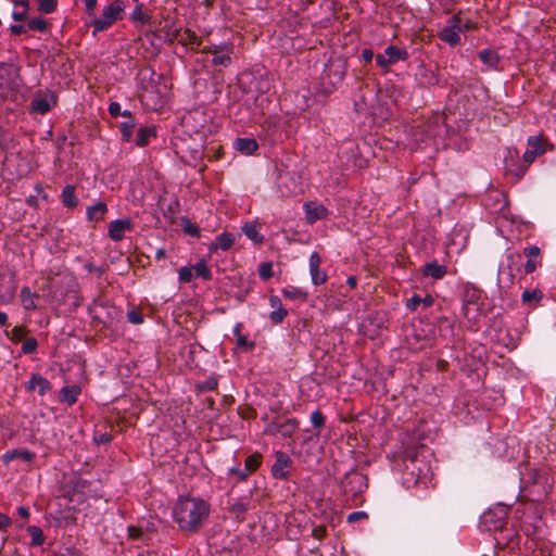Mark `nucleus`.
<instances>
[{
    "instance_id": "6ab92c4d",
    "label": "nucleus",
    "mask_w": 556,
    "mask_h": 556,
    "mask_svg": "<svg viewBox=\"0 0 556 556\" xmlns=\"http://www.w3.org/2000/svg\"><path fill=\"white\" fill-rule=\"evenodd\" d=\"M421 274L425 277H431L434 280H440L447 274V268L433 260L421 267Z\"/></svg>"
},
{
    "instance_id": "7c9ffc66",
    "label": "nucleus",
    "mask_w": 556,
    "mask_h": 556,
    "mask_svg": "<svg viewBox=\"0 0 556 556\" xmlns=\"http://www.w3.org/2000/svg\"><path fill=\"white\" fill-rule=\"evenodd\" d=\"M62 204L67 208H74L78 204L76 188L73 185H66L61 193Z\"/></svg>"
},
{
    "instance_id": "e433bc0d",
    "label": "nucleus",
    "mask_w": 556,
    "mask_h": 556,
    "mask_svg": "<svg viewBox=\"0 0 556 556\" xmlns=\"http://www.w3.org/2000/svg\"><path fill=\"white\" fill-rule=\"evenodd\" d=\"M164 35H160L165 41H174L178 38L180 29L175 27L174 23L169 20L165 21V25L160 29Z\"/></svg>"
},
{
    "instance_id": "58836bf2",
    "label": "nucleus",
    "mask_w": 556,
    "mask_h": 556,
    "mask_svg": "<svg viewBox=\"0 0 556 556\" xmlns=\"http://www.w3.org/2000/svg\"><path fill=\"white\" fill-rule=\"evenodd\" d=\"M262 459L263 456L258 452H255L245 458L244 469L247 470L249 476L260 468V466L262 465Z\"/></svg>"
},
{
    "instance_id": "c756f323",
    "label": "nucleus",
    "mask_w": 556,
    "mask_h": 556,
    "mask_svg": "<svg viewBox=\"0 0 556 556\" xmlns=\"http://www.w3.org/2000/svg\"><path fill=\"white\" fill-rule=\"evenodd\" d=\"M281 293L285 299L288 300H299L301 302H307L308 292L302 288L294 286H287L281 290Z\"/></svg>"
},
{
    "instance_id": "5fc2aeb1",
    "label": "nucleus",
    "mask_w": 556,
    "mask_h": 556,
    "mask_svg": "<svg viewBox=\"0 0 556 556\" xmlns=\"http://www.w3.org/2000/svg\"><path fill=\"white\" fill-rule=\"evenodd\" d=\"M311 422L316 429H321L325 426L326 418L321 410L316 409L311 415Z\"/></svg>"
},
{
    "instance_id": "13d9d810",
    "label": "nucleus",
    "mask_w": 556,
    "mask_h": 556,
    "mask_svg": "<svg viewBox=\"0 0 556 556\" xmlns=\"http://www.w3.org/2000/svg\"><path fill=\"white\" fill-rule=\"evenodd\" d=\"M184 223V231L192 237H200V228L192 224L189 219H182Z\"/></svg>"
},
{
    "instance_id": "c9c22d12",
    "label": "nucleus",
    "mask_w": 556,
    "mask_h": 556,
    "mask_svg": "<svg viewBox=\"0 0 556 556\" xmlns=\"http://www.w3.org/2000/svg\"><path fill=\"white\" fill-rule=\"evenodd\" d=\"M137 126L135 118L126 119L119 124L121 137L124 142H130L132 140L134 128Z\"/></svg>"
},
{
    "instance_id": "de8ad7c7",
    "label": "nucleus",
    "mask_w": 556,
    "mask_h": 556,
    "mask_svg": "<svg viewBox=\"0 0 556 556\" xmlns=\"http://www.w3.org/2000/svg\"><path fill=\"white\" fill-rule=\"evenodd\" d=\"M38 3V11L45 14H50L56 10V0H36Z\"/></svg>"
},
{
    "instance_id": "c03bdc74",
    "label": "nucleus",
    "mask_w": 556,
    "mask_h": 556,
    "mask_svg": "<svg viewBox=\"0 0 556 556\" xmlns=\"http://www.w3.org/2000/svg\"><path fill=\"white\" fill-rule=\"evenodd\" d=\"M29 330L25 326H15L10 332L5 331L7 337L14 343L20 342L27 336Z\"/></svg>"
},
{
    "instance_id": "69168bd1",
    "label": "nucleus",
    "mask_w": 556,
    "mask_h": 556,
    "mask_svg": "<svg viewBox=\"0 0 556 556\" xmlns=\"http://www.w3.org/2000/svg\"><path fill=\"white\" fill-rule=\"evenodd\" d=\"M85 269L89 273V274H96L97 277H101L103 274H104V268L101 267V266H96L93 265L92 263H86L84 265Z\"/></svg>"
},
{
    "instance_id": "412c9836",
    "label": "nucleus",
    "mask_w": 556,
    "mask_h": 556,
    "mask_svg": "<svg viewBox=\"0 0 556 556\" xmlns=\"http://www.w3.org/2000/svg\"><path fill=\"white\" fill-rule=\"evenodd\" d=\"M235 242V237L230 232H223L218 235L214 241H212L208 245V251L211 253L217 252V250L228 251Z\"/></svg>"
},
{
    "instance_id": "f257e3e1",
    "label": "nucleus",
    "mask_w": 556,
    "mask_h": 556,
    "mask_svg": "<svg viewBox=\"0 0 556 556\" xmlns=\"http://www.w3.org/2000/svg\"><path fill=\"white\" fill-rule=\"evenodd\" d=\"M211 505L207 501L194 496H179L173 507L172 517L178 530L185 534L201 531L210 518Z\"/></svg>"
},
{
    "instance_id": "cd10ccee",
    "label": "nucleus",
    "mask_w": 556,
    "mask_h": 556,
    "mask_svg": "<svg viewBox=\"0 0 556 556\" xmlns=\"http://www.w3.org/2000/svg\"><path fill=\"white\" fill-rule=\"evenodd\" d=\"M39 294L31 292L28 287H23L21 290V302L26 311H35L37 308V300Z\"/></svg>"
},
{
    "instance_id": "a878e982",
    "label": "nucleus",
    "mask_w": 556,
    "mask_h": 556,
    "mask_svg": "<svg viewBox=\"0 0 556 556\" xmlns=\"http://www.w3.org/2000/svg\"><path fill=\"white\" fill-rule=\"evenodd\" d=\"M182 46H190L191 50H195L201 45V39L197 36V34L187 28L184 31H179V36L176 39Z\"/></svg>"
},
{
    "instance_id": "680f3d73",
    "label": "nucleus",
    "mask_w": 556,
    "mask_h": 556,
    "mask_svg": "<svg viewBox=\"0 0 556 556\" xmlns=\"http://www.w3.org/2000/svg\"><path fill=\"white\" fill-rule=\"evenodd\" d=\"M367 518L368 514L366 511H353L348 516L346 521L352 523Z\"/></svg>"
},
{
    "instance_id": "f3484780",
    "label": "nucleus",
    "mask_w": 556,
    "mask_h": 556,
    "mask_svg": "<svg viewBox=\"0 0 556 556\" xmlns=\"http://www.w3.org/2000/svg\"><path fill=\"white\" fill-rule=\"evenodd\" d=\"M305 210V219L307 224L313 225L318 219L326 218L328 214V210L321 205L316 204L315 202H307L304 204Z\"/></svg>"
},
{
    "instance_id": "dca6fc26",
    "label": "nucleus",
    "mask_w": 556,
    "mask_h": 556,
    "mask_svg": "<svg viewBox=\"0 0 556 556\" xmlns=\"http://www.w3.org/2000/svg\"><path fill=\"white\" fill-rule=\"evenodd\" d=\"M416 79L422 87H432L439 83V75L437 72L424 64L419 65L416 72Z\"/></svg>"
},
{
    "instance_id": "8fccbe9b",
    "label": "nucleus",
    "mask_w": 556,
    "mask_h": 556,
    "mask_svg": "<svg viewBox=\"0 0 556 556\" xmlns=\"http://www.w3.org/2000/svg\"><path fill=\"white\" fill-rule=\"evenodd\" d=\"M37 349H38V341L34 337L27 338L23 342L22 348H21L22 353L26 354V355L35 353L37 351Z\"/></svg>"
},
{
    "instance_id": "4be33fe9",
    "label": "nucleus",
    "mask_w": 556,
    "mask_h": 556,
    "mask_svg": "<svg viewBox=\"0 0 556 556\" xmlns=\"http://www.w3.org/2000/svg\"><path fill=\"white\" fill-rule=\"evenodd\" d=\"M157 130L155 126H144L140 127L137 130V135L135 137V144L137 147L143 148L150 143L152 138H156Z\"/></svg>"
},
{
    "instance_id": "4468645a",
    "label": "nucleus",
    "mask_w": 556,
    "mask_h": 556,
    "mask_svg": "<svg viewBox=\"0 0 556 556\" xmlns=\"http://www.w3.org/2000/svg\"><path fill=\"white\" fill-rule=\"evenodd\" d=\"M132 229L130 219H115L109 224L108 235L115 241H122L125 237V231Z\"/></svg>"
},
{
    "instance_id": "4d7b16f0",
    "label": "nucleus",
    "mask_w": 556,
    "mask_h": 556,
    "mask_svg": "<svg viewBox=\"0 0 556 556\" xmlns=\"http://www.w3.org/2000/svg\"><path fill=\"white\" fill-rule=\"evenodd\" d=\"M178 278L180 282H190L193 278L192 268L188 266L180 267L178 270Z\"/></svg>"
},
{
    "instance_id": "2f4dec72",
    "label": "nucleus",
    "mask_w": 556,
    "mask_h": 556,
    "mask_svg": "<svg viewBox=\"0 0 556 556\" xmlns=\"http://www.w3.org/2000/svg\"><path fill=\"white\" fill-rule=\"evenodd\" d=\"M249 508H250L249 498L242 497V498L237 500L235 503L230 504L228 510L230 514L235 515L237 519L243 520L244 519L243 516L249 510Z\"/></svg>"
},
{
    "instance_id": "2eb2a0df",
    "label": "nucleus",
    "mask_w": 556,
    "mask_h": 556,
    "mask_svg": "<svg viewBox=\"0 0 556 556\" xmlns=\"http://www.w3.org/2000/svg\"><path fill=\"white\" fill-rule=\"evenodd\" d=\"M56 105V99L54 94L38 96L35 97L30 102V112L37 114H47L53 106Z\"/></svg>"
},
{
    "instance_id": "473e14b6",
    "label": "nucleus",
    "mask_w": 556,
    "mask_h": 556,
    "mask_svg": "<svg viewBox=\"0 0 556 556\" xmlns=\"http://www.w3.org/2000/svg\"><path fill=\"white\" fill-rule=\"evenodd\" d=\"M130 20L131 22L140 25H152V16L148 12L143 11V5L141 3H137L130 14Z\"/></svg>"
},
{
    "instance_id": "338daca9",
    "label": "nucleus",
    "mask_w": 556,
    "mask_h": 556,
    "mask_svg": "<svg viewBox=\"0 0 556 556\" xmlns=\"http://www.w3.org/2000/svg\"><path fill=\"white\" fill-rule=\"evenodd\" d=\"M280 424L281 422H277V421H271V422L267 424V426L265 428V433L269 434V435L280 434Z\"/></svg>"
},
{
    "instance_id": "1a4fd4ad",
    "label": "nucleus",
    "mask_w": 556,
    "mask_h": 556,
    "mask_svg": "<svg viewBox=\"0 0 556 556\" xmlns=\"http://www.w3.org/2000/svg\"><path fill=\"white\" fill-rule=\"evenodd\" d=\"M90 311H93L96 313V317L101 319L103 324L113 323L122 315V311L118 307L109 301L100 299H96L92 302Z\"/></svg>"
},
{
    "instance_id": "49530a36",
    "label": "nucleus",
    "mask_w": 556,
    "mask_h": 556,
    "mask_svg": "<svg viewBox=\"0 0 556 556\" xmlns=\"http://www.w3.org/2000/svg\"><path fill=\"white\" fill-rule=\"evenodd\" d=\"M34 381H36L38 392L41 396L52 388L50 381L40 375L34 374Z\"/></svg>"
},
{
    "instance_id": "a211bd4d",
    "label": "nucleus",
    "mask_w": 556,
    "mask_h": 556,
    "mask_svg": "<svg viewBox=\"0 0 556 556\" xmlns=\"http://www.w3.org/2000/svg\"><path fill=\"white\" fill-rule=\"evenodd\" d=\"M36 458V454L27 448H13L7 451L2 455V460L4 464H10L14 459H22L25 463H31Z\"/></svg>"
},
{
    "instance_id": "603ef678",
    "label": "nucleus",
    "mask_w": 556,
    "mask_h": 556,
    "mask_svg": "<svg viewBox=\"0 0 556 556\" xmlns=\"http://www.w3.org/2000/svg\"><path fill=\"white\" fill-rule=\"evenodd\" d=\"M258 275L263 280L270 279L274 276L273 264L270 262L261 263L258 266Z\"/></svg>"
},
{
    "instance_id": "b1692460",
    "label": "nucleus",
    "mask_w": 556,
    "mask_h": 556,
    "mask_svg": "<svg viewBox=\"0 0 556 556\" xmlns=\"http://www.w3.org/2000/svg\"><path fill=\"white\" fill-rule=\"evenodd\" d=\"M386 55L388 56V61L391 65L400 62L407 61L409 58V53L405 48H399L396 46H388L386 49Z\"/></svg>"
},
{
    "instance_id": "f8f14e48",
    "label": "nucleus",
    "mask_w": 556,
    "mask_h": 556,
    "mask_svg": "<svg viewBox=\"0 0 556 556\" xmlns=\"http://www.w3.org/2000/svg\"><path fill=\"white\" fill-rule=\"evenodd\" d=\"M321 257L318 252H313L309 256V275L315 286L323 285L327 281L326 271L320 269Z\"/></svg>"
},
{
    "instance_id": "5701e85b",
    "label": "nucleus",
    "mask_w": 556,
    "mask_h": 556,
    "mask_svg": "<svg viewBox=\"0 0 556 556\" xmlns=\"http://www.w3.org/2000/svg\"><path fill=\"white\" fill-rule=\"evenodd\" d=\"M106 213L108 205L104 202L99 201L94 205L87 207L86 215L89 222L99 223L104 220Z\"/></svg>"
},
{
    "instance_id": "37998d69",
    "label": "nucleus",
    "mask_w": 556,
    "mask_h": 556,
    "mask_svg": "<svg viewBox=\"0 0 556 556\" xmlns=\"http://www.w3.org/2000/svg\"><path fill=\"white\" fill-rule=\"evenodd\" d=\"M127 536L129 540H140L142 542H146L150 540L143 532L140 525H130L127 527Z\"/></svg>"
},
{
    "instance_id": "3c124183",
    "label": "nucleus",
    "mask_w": 556,
    "mask_h": 556,
    "mask_svg": "<svg viewBox=\"0 0 556 556\" xmlns=\"http://www.w3.org/2000/svg\"><path fill=\"white\" fill-rule=\"evenodd\" d=\"M229 477L236 476L237 482H244L249 478V473L245 469H241L240 466H233L227 470Z\"/></svg>"
},
{
    "instance_id": "79ce46f5",
    "label": "nucleus",
    "mask_w": 556,
    "mask_h": 556,
    "mask_svg": "<svg viewBox=\"0 0 556 556\" xmlns=\"http://www.w3.org/2000/svg\"><path fill=\"white\" fill-rule=\"evenodd\" d=\"M192 268L194 269L197 277H200L205 281H210L212 279V271L203 258L197 262Z\"/></svg>"
},
{
    "instance_id": "6e6d98bb",
    "label": "nucleus",
    "mask_w": 556,
    "mask_h": 556,
    "mask_svg": "<svg viewBox=\"0 0 556 556\" xmlns=\"http://www.w3.org/2000/svg\"><path fill=\"white\" fill-rule=\"evenodd\" d=\"M127 319L134 325H140L143 323V315L139 309L132 308L127 312Z\"/></svg>"
},
{
    "instance_id": "393cba45",
    "label": "nucleus",
    "mask_w": 556,
    "mask_h": 556,
    "mask_svg": "<svg viewBox=\"0 0 556 556\" xmlns=\"http://www.w3.org/2000/svg\"><path fill=\"white\" fill-rule=\"evenodd\" d=\"M233 52V46L231 43H225V49L220 53H215L212 58V64L214 66L227 67L231 64V54Z\"/></svg>"
},
{
    "instance_id": "c85d7f7f",
    "label": "nucleus",
    "mask_w": 556,
    "mask_h": 556,
    "mask_svg": "<svg viewBox=\"0 0 556 556\" xmlns=\"http://www.w3.org/2000/svg\"><path fill=\"white\" fill-rule=\"evenodd\" d=\"M233 147L237 151L249 155L253 154L257 150L258 144L253 138H237Z\"/></svg>"
},
{
    "instance_id": "a19ab883",
    "label": "nucleus",
    "mask_w": 556,
    "mask_h": 556,
    "mask_svg": "<svg viewBox=\"0 0 556 556\" xmlns=\"http://www.w3.org/2000/svg\"><path fill=\"white\" fill-rule=\"evenodd\" d=\"M242 231L254 243H262L264 241V236L260 233L256 225L247 224L242 227Z\"/></svg>"
},
{
    "instance_id": "e2e57ef3",
    "label": "nucleus",
    "mask_w": 556,
    "mask_h": 556,
    "mask_svg": "<svg viewBox=\"0 0 556 556\" xmlns=\"http://www.w3.org/2000/svg\"><path fill=\"white\" fill-rule=\"evenodd\" d=\"M540 248L536 247V245H530V247H526L523 249V254L529 258H533L535 260L536 257L540 256Z\"/></svg>"
},
{
    "instance_id": "7ed1b4c3",
    "label": "nucleus",
    "mask_w": 556,
    "mask_h": 556,
    "mask_svg": "<svg viewBox=\"0 0 556 556\" xmlns=\"http://www.w3.org/2000/svg\"><path fill=\"white\" fill-rule=\"evenodd\" d=\"M348 72V62L340 56L331 58L326 64L320 80L323 92L331 94L343 81Z\"/></svg>"
},
{
    "instance_id": "423d86ee",
    "label": "nucleus",
    "mask_w": 556,
    "mask_h": 556,
    "mask_svg": "<svg viewBox=\"0 0 556 556\" xmlns=\"http://www.w3.org/2000/svg\"><path fill=\"white\" fill-rule=\"evenodd\" d=\"M125 3L122 0H115L106 5L100 17L92 21L93 35L110 28L114 23L123 18Z\"/></svg>"
},
{
    "instance_id": "39448f33",
    "label": "nucleus",
    "mask_w": 556,
    "mask_h": 556,
    "mask_svg": "<svg viewBox=\"0 0 556 556\" xmlns=\"http://www.w3.org/2000/svg\"><path fill=\"white\" fill-rule=\"evenodd\" d=\"M22 83L18 68L11 64H0V98L12 99Z\"/></svg>"
},
{
    "instance_id": "864d4df0",
    "label": "nucleus",
    "mask_w": 556,
    "mask_h": 556,
    "mask_svg": "<svg viewBox=\"0 0 556 556\" xmlns=\"http://www.w3.org/2000/svg\"><path fill=\"white\" fill-rule=\"evenodd\" d=\"M288 316L287 308L274 309L269 314V319L274 325H279L283 321V319Z\"/></svg>"
},
{
    "instance_id": "f704fd0d",
    "label": "nucleus",
    "mask_w": 556,
    "mask_h": 556,
    "mask_svg": "<svg viewBox=\"0 0 556 556\" xmlns=\"http://www.w3.org/2000/svg\"><path fill=\"white\" fill-rule=\"evenodd\" d=\"M544 294L541 290H525L521 294V301L525 304H528L530 307H535V305L543 299Z\"/></svg>"
},
{
    "instance_id": "ea45409f",
    "label": "nucleus",
    "mask_w": 556,
    "mask_h": 556,
    "mask_svg": "<svg viewBox=\"0 0 556 556\" xmlns=\"http://www.w3.org/2000/svg\"><path fill=\"white\" fill-rule=\"evenodd\" d=\"M27 532L31 538L30 545L31 546H40L45 543V534L40 527L38 526H28Z\"/></svg>"
},
{
    "instance_id": "09e8293b",
    "label": "nucleus",
    "mask_w": 556,
    "mask_h": 556,
    "mask_svg": "<svg viewBox=\"0 0 556 556\" xmlns=\"http://www.w3.org/2000/svg\"><path fill=\"white\" fill-rule=\"evenodd\" d=\"M217 386H218L217 379L215 377H208L203 382L197 384V390L199 392L213 391L217 388Z\"/></svg>"
},
{
    "instance_id": "aec40b11",
    "label": "nucleus",
    "mask_w": 556,
    "mask_h": 556,
    "mask_svg": "<svg viewBox=\"0 0 556 556\" xmlns=\"http://www.w3.org/2000/svg\"><path fill=\"white\" fill-rule=\"evenodd\" d=\"M81 388L78 384L64 386L59 392V401L72 406L78 401Z\"/></svg>"
},
{
    "instance_id": "bf43d9fd",
    "label": "nucleus",
    "mask_w": 556,
    "mask_h": 556,
    "mask_svg": "<svg viewBox=\"0 0 556 556\" xmlns=\"http://www.w3.org/2000/svg\"><path fill=\"white\" fill-rule=\"evenodd\" d=\"M376 64L383 70L384 73H388L391 66V63L388 61V56L386 52L383 54L379 53L376 55Z\"/></svg>"
},
{
    "instance_id": "0e129e2a",
    "label": "nucleus",
    "mask_w": 556,
    "mask_h": 556,
    "mask_svg": "<svg viewBox=\"0 0 556 556\" xmlns=\"http://www.w3.org/2000/svg\"><path fill=\"white\" fill-rule=\"evenodd\" d=\"M237 344L247 351L252 350L255 346V342L249 341L245 336H239L237 338Z\"/></svg>"
},
{
    "instance_id": "bb28decb",
    "label": "nucleus",
    "mask_w": 556,
    "mask_h": 556,
    "mask_svg": "<svg viewBox=\"0 0 556 556\" xmlns=\"http://www.w3.org/2000/svg\"><path fill=\"white\" fill-rule=\"evenodd\" d=\"M480 61L486 66V70H497L500 55L495 50L483 49L479 52Z\"/></svg>"
},
{
    "instance_id": "0eeeda50",
    "label": "nucleus",
    "mask_w": 556,
    "mask_h": 556,
    "mask_svg": "<svg viewBox=\"0 0 556 556\" xmlns=\"http://www.w3.org/2000/svg\"><path fill=\"white\" fill-rule=\"evenodd\" d=\"M368 486V479L365 475L359 471L351 470L346 472L341 480V491L348 497H356L363 493Z\"/></svg>"
},
{
    "instance_id": "9d476101",
    "label": "nucleus",
    "mask_w": 556,
    "mask_h": 556,
    "mask_svg": "<svg viewBox=\"0 0 556 556\" xmlns=\"http://www.w3.org/2000/svg\"><path fill=\"white\" fill-rule=\"evenodd\" d=\"M459 23L460 18L457 15H453L448 21V25L439 33L438 36L440 40L452 47L458 45L460 41L459 33L462 30Z\"/></svg>"
},
{
    "instance_id": "f03ea898",
    "label": "nucleus",
    "mask_w": 556,
    "mask_h": 556,
    "mask_svg": "<svg viewBox=\"0 0 556 556\" xmlns=\"http://www.w3.org/2000/svg\"><path fill=\"white\" fill-rule=\"evenodd\" d=\"M427 446L420 444L406 447L400 455L402 459V483L406 489L428 482L431 468L427 460Z\"/></svg>"
},
{
    "instance_id": "052dcab7",
    "label": "nucleus",
    "mask_w": 556,
    "mask_h": 556,
    "mask_svg": "<svg viewBox=\"0 0 556 556\" xmlns=\"http://www.w3.org/2000/svg\"><path fill=\"white\" fill-rule=\"evenodd\" d=\"M140 527L142 528L146 535L150 539H151V534L155 533L157 530L155 523L150 520L140 523Z\"/></svg>"
},
{
    "instance_id": "ddd939ff",
    "label": "nucleus",
    "mask_w": 556,
    "mask_h": 556,
    "mask_svg": "<svg viewBox=\"0 0 556 556\" xmlns=\"http://www.w3.org/2000/svg\"><path fill=\"white\" fill-rule=\"evenodd\" d=\"M529 149L523 153V161L527 164H531L534 162L538 155H541L545 152L544 148V139L540 136H532L528 139Z\"/></svg>"
},
{
    "instance_id": "9b49d317",
    "label": "nucleus",
    "mask_w": 556,
    "mask_h": 556,
    "mask_svg": "<svg viewBox=\"0 0 556 556\" xmlns=\"http://www.w3.org/2000/svg\"><path fill=\"white\" fill-rule=\"evenodd\" d=\"M276 460L271 466V475L275 479L288 480L290 472L287 470L292 466V459L282 451L275 453Z\"/></svg>"
},
{
    "instance_id": "4c0bfd02",
    "label": "nucleus",
    "mask_w": 556,
    "mask_h": 556,
    "mask_svg": "<svg viewBox=\"0 0 556 556\" xmlns=\"http://www.w3.org/2000/svg\"><path fill=\"white\" fill-rule=\"evenodd\" d=\"M299 420L295 418H289L280 424V435L283 438H291L299 429Z\"/></svg>"
},
{
    "instance_id": "20e7f679",
    "label": "nucleus",
    "mask_w": 556,
    "mask_h": 556,
    "mask_svg": "<svg viewBox=\"0 0 556 556\" xmlns=\"http://www.w3.org/2000/svg\"><path fill=\"white\" fill-rule=\"evenodd\" d=\"M239 86L243 92L251 96L254 101L270 88L268 78L258 72L243 73L239 78Z\"/></svg>"
},
{
    "instance_id": "774afa93",
    "label": "nucleus",
    "mask_w": 556,
    "mask_h": 556,
    "mask_svg": "<svg viewBox=\"0 0 556 556\" xmlns=\"http://www.w3.org/2000/svg\"><path fill=\"white\" fill-rule=\"evenodd\" d=\"M327 535V528L324 525L315 527L312 531V536L321 541Z\"/></svg>"
},
{
    "instance_id": "6e6552de",
    "label": "nucleus",
    "mask_w": 556,
    "mask_h": 556,
    "mask_svg": "<svg viewBox=\"0 0 556 556\" xmlns=\"http://www.w3.org/2000/svg\"><path fill=\"white\" fill-rule=\"evenodd\" d=\"M483 291L471 282L463 285L462 289V311L466 318H470V305L478 306L480 304Z\"/></svg>"
},
{
    "instance_id": "a18cd8bd",
    "label": "nucleus",
    "mask_w": 556,
    "mask_h": 556,
    "mask_svg": "<svg viewBox=\"0 0 556 556\" xmlns=\"http://www.w3.org/2000/svg\"><path fill=\"white\" fill-rule=\"evenodd\" d=\"M27 27L34 31L45 33L47 31L49 24L43 17H34L28 20Z\"/></svg>"
},
{
    "instance_id": "72a5a7b5",
    "label": "nucleus",
    "mask_w": 556,
    "mask_h": 556,
    "mask_svg": "<svg viewBox=\"0 0 556 556\" xmlns=\"http://www.w3.org/2000/svg\"><path fill=\"white\" fill-rule=\"evenodd\" d=\"M434 302V299L431 295H426L421 298L419 294H414L406 302V307L409 311H416L420 304H424L425 307H430Z\"/></svg>"
}]
</instances>
